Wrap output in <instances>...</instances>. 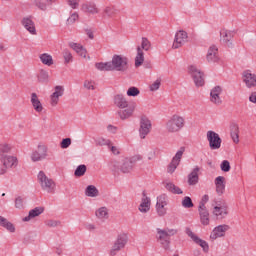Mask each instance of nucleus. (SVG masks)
I'll return each instance as SVG.
<instances>
[{"label": "nucleus", "instance_id": "obj_35", "mask_svg": "<svg viewBox=\"0 0 256 256\" xmlns=\"http://www.w3.org/2000/svg\"><path fill=\"white\" fill-rule=\"evenodd\" d=\"M95 215L98 219H109V210L107 207H101L96 210Z\"/></svg>", "mask_w": 256, "mask_h": 256}, {"label": "nucleus", "instance_id": "obj_38", "mask_svg": "<svg viewBox=\"0 0 256 256\" xmlns=\"http://www.w3.org/2000/svg\"><path fill=\"white\" fill-rule=\"evenodd\" d=\"M85 173H87V166L85 164H81L76 168L74 175L75 177H83Z\"/></svg>", "mask_w": 256, "mask_h": 256}, {"label": "nucleus", "instance_id": "obj_57", "mask_svg": "<svg viewBox=\"0 0 256 256\" xmlns=\"http://www.w3.org/2000/svg\"><path fill=\"white\" fill-rule=\"evenodd\" d=\"M161 87V80H156L152 85H150V91H157Z\"/></svg>", "mask_w": 256, "mask_h": 256}, {"label": "nucleus", "instance_id": "obj_64", "mask_svg": "<svg viewBox=\"0 0 256 256\" xmlns=\"http://www.w3.org/2000/svg\"><path fill=\"white\" fill-rule=\"evenodd\" d=\"M249 101L256 104V92H252L249 96Z\"/></svg>", "mask_w": 256, "mask_h": 256}, {"label": "nucleus", "instance_id": "obj_13", "mask_svg": "<svg viewBox=\"0 0 256 256\" xmlns=\"http://www.w3.org/2000/svg\"><path fill=\"white\" fill-rule=\"evenodd\" d=\"M151 132V120L147 117H142L140 120L139 133L142 139H145L147 135Z\"/></svg>", "mask_w": 256, "mask_h": 256}, {"label": "nucleus", "instance_id": "obj_19", "mask_svg": "<svg viewBox=\"0 0 256 256\" xmlns=\"http://www.w3.org/2000/svg\"><path fill=\"white\" fill-rule=\"evenodd\" d=\"M24 29L30 33V35H37V29L35 28V22L31 19V17H25L21 21Z\"/></svg>", "mask_w": 256, "mask_h": 256}, {"label": "nucleus", "instance_id": "obj_31", "mask_svg": "<svg viewBox=\"0 0 256 256\" xmlns=\"http://www.w3.org/2000/svg\"><path fill=\"white\" fill-rule=\"evenodd\" d=\"M230 135L234 143H239V125L232 124L230 126Z\"/></svg>", "mask_w": 256, "mask_h": 256}, {"label": "nucleus", "instance_id": "obj_29", "mask_svg": "<svg viewBox=\"0 0 256 256\" xmlns=\"http://www.w3.org/2000/svg\"><path fill=\"white\" fill-rule=\"evenodd\" d=\"M121 173H131L133 171V164L129 158H125L120 166Z\"/></svg>", "mask_w": 256, "mask_h": 256}, {"label": "nucleus", "instance_id": "obj_22", "mask_svg": "<svg viewBox=\"0 0 256 256\" xmlns=\"http://www.w3.org/2000/svg\"><path fill=\"white\" fill-rule=\"evenodd\" d=\"M142 195V201L138 209L140 213H148V211L151 209V198L147 197L145 192H143Z\"/></svg>", "mask_w": 256, "mask_h": 256}, {"label": "nucleus", "instance_id": "obj_34", "mask_svg": "<svg viewBox=\"0 0 256 256\" xmlns=\"http://www.w3.org/2000/svg\"><path fill=\"white\" fill-rule=\"evenodd\" d=\"M86 197H99V190L94 185H89L85 189Z\"/></svg>", "mask_w": 256, "mask_h": 256}, {"label": "nucleus", "instance_id": "obj_32", "mask_svg": "<svg viewBox=\"0 0 256 256\" xmlns=\"http://www.w3.org/2000/svg\"><path fill=\"white\" fill-rule=\"evenodd\" d=\"M145 61V56L143 53V49H141L140 46L137 47V55L135 58V67H141L143 65V62Z\"/></svg>", "mask_w": 256, "mask_h": 256}, {"label": "nucleus", "instance_id": "obj_26", "mask_svg": "<svg viewBox=\"0 0 256 256\" xmlns=\"http://www.w3.org/2000/svg\"><path fill=\"white\" fill-rule=\"evenodd\" d=\"M199 215H200V221L202 225H209L210 219H209V210H207V207L198 208Z\"/></svg>", "mask_w": 256, "mask_h": 256}, {"label": "nucleus", "instance_id": "obj_61", "mask_svg": "<svg viewBox=\"0 0 256 256\" xmlns=\"http://www.w3.org/2000/svg\"><path fill=\"white\" fill-rule=\"evenodd\" d=\"M69 45L71 49H73L76 53H78V51H80V49L83 47L81 44H77L74 42H71Z\"/></svg>", "mask_w": 256, "mask_h": 256}, {"label": "nucleus", "instance_id": "obj_43", "mask_svg": "<svg viewBox=\"0 0 256 256\" xmlns=\"http://www.w3.org/2000/svg\"><path fill=\"white\" fill-rule=\"evenodd\" d=\"M96 145H99L100 147H109V145H111V140L100 137L96 140Z\"/></svg>", "mask_w": 256, "mask_h": 256}, {"label": "nucleus", "instance_id": "obj_1", "mask_svg": "<svg viewBox=\"0 0 256 256\" xmlns=\"http://www.w3.org/2000/svg\"><path fill=\"white\" fill-rule=\"evenodd\" d=\"M114 105L119 109H125L118 112L119 117L122 120L129 119L137 107V104L135 103L129 104V101H127V98H125L123 94H117L114 96Z\"/></svg>", "mask_w": 256, "mask_h": 256}, {"label": "nucleus", "instance_id": "obj_36", "mask_svg": "<svg viewBox=\"0 0 256 256\" xmlns=\"http://www.w3.org/2000/svg\"><path fill=\"white\" fill-rule=\"evenodd\" d=\"M96 69L98 71H111V61L110 62H99L95 64Z\"/></svg>", "mask_w": 256, "mask_h": 256}, {"label": "nucleus", "instance_id": "obj_53", "mask_svg": "<svg viewBox=\"0 0 256 256\" xmlns=\"http://www.w3.org/2000/svg\"><path fill=\"white\" fill-rule=\"evenodd\" d=\"M108 149L113 153V155H121V150L117 146H113V142L110 143Z\"/></svg>", "mask_w": 256, "mask_h": 256}, {"label": "nucleus", "instance_id": "obj_41", "mask_svg": "<svg viewBox=\"0 0 256 256\" xmlns=\"http://www.w3.org/2000/svg\"><path fill=\"white\" fill-rule=\"evenodd\" d=\"M194 206L193 200L189 196H185L182 200V207L184 209H191Z\"/></svg>", "mask_w": 256, "mask_h": 256}, {"label": "nucleus", "instance_id": "obj_4", "mask_svg": "<svg viewBox=\"0 0 256 256\" xmlns=\"http://www.w3.org/2000/svg\"><path fill=\"white\" fill-rule=\"evenodd\" d=\"M185 127V118L174 114L166 123V131L168 133H178Z\"/></svg>", "mask_w": 256, "mask_h": 256}, {"label": "nucleus", "instance_id": "obj_25", "mask_svg": "<svg viewBox=\"0 0 256 256\" xmlns=\"http://www.w3.org/2000/svg\"><path fill=\"white\" fill-rule=\"evenodd\" d=\"M199 167L196 166L188 175V185H197L199 183Z\"/></svg>", "mask_w": 256, "mask_h": 256}, {"label": "nucleus", "instance_id": "obj_28", "mask_svg": "<svg viewBox=\"0 0 256 256\" xmlns=\"http://www.w3.org/2000/svg\"><path fill=\"white\" fill-rule=\"evenodd\" d=\"M82 10L86 11V13H91L92 15L99 13V8H97V5L93 2L83 4Z\"/></svg>", "mask_w": 256, "mask_h": 256}, {"label": "nucleus", "instance_id": "obj_30", "mask_svg": "<svg viewBox=\"0 0 256 256\" xmlns=\"http://www.w3.org/2000/svg\"><path fill=\"white\" fill-rule=\"evenodd\" d=\"M165 189L174 195H183V190H181L179 186L174 185L173 182H167L165 184Z\"/></svg>", "mask_w": 256, "mask_h": 256}, {"label": "nucleus", "instance_id": "obj_62", "mask_svg": "<svg viewBox=\"0 0 256 256\" xmlns=\"http://www.w3.org/2000/svg\"><path fill=\"white\" fill-rule=\"evenodd\" d=\"M186 234L188 235V237H190L192 239V241H195V239H197L199 236L195 235V233H193V231H191V228H186Z\"/></svg>", "mask_w": 256, "mask_h": 256}, {"label": "nucleus", "instance_id": "obj_5", "mask_svg": "<svg viewBox=\"0 0 256 256\" xmlns=\"http://www.w3.org/2000/svg\"><path fill=\"white\" fill-rule=\"evenodd\" d=\"M177 229H165L157 228V239L161 245H163L164 249H169V243H171V237L173 235H177Z\"/></svg>", "mask_w": 256, "mask_h": 256}, {"label": "nucleus", "instance_id": "obj_56", "mask_svg": "<svg viewBox=\"0 0 256 256\" xmlns=\"http://www.w3.org/2000/svg\"><path fill=\"white\" fill-rule=\"evenodd\" d=\"M129 160L132 162V165H135V163L143 161V156H141V154H136L129 158Z\"/></svg>", "mask_w": 256, "mask_h": 256}, {"label": "nucleus", "instance_id": "obj_14", "mask_svg": "<svg viewBox=\"0 0 256 256\" xmlns=\"http://www.w3.org/2000/svg\"><path fill=\"white\" fill-rule=\"evenodd\" d=\"M229 229L230 227L227 224L216 226L210 234V239L215 241V239H219V237H225V233H227Z\"/></svg>", "mask_w": 256, "mask_h": 256}, {"label": "nucleus", "instance_id": "obj_55", "mask_svg": "<svg viewBox=\"0 0 256 256\" xmlns=\"http://www.w3.org/2000/svg\"><path fill=\"white\" fill-rule=\"evenodd\" d=\"M77 19H79V14L73 13V14L67 19V25H73V23H75V21H77Z\"/></svg>", "mask_w": 256, "mask_h": 256}, {"label": "nucleus", "instance_id": "obj_46", "mask_svg": "<svg viewBox=\"0 0 256 256\" xmlns=\"http://www.w3.org/2000/svg\"><path fill=\"white\" fill-rule=\"evenodd\" d=\"M140 49H144V51H149V49H151V42H149V39L145 37L142 38Z\"/></svg>", "mask_w": 256, "mask_h": 256}, {"label": "nucleus", "instance_id": "obj_21", "mask_svg": "<svg viewBox=\"0 0 256 256\" xmlns=\"http://www.w3.org/2000/svg\"><path fill=\"white\" fill-rule=\"evenodd\" d=\"M218 52L219 49H217V46L213 45L209 47L206 55L208 63H217V61H219V56L217 55Z\"/></svg>", "mask_w": 256, "mask_h": 256}, {"label": "nucleus", "instance_id": "obj_39", "mask_svg": "<svg viewBox=\"0 0 256 256\" xmlns=\"http://www.w3.org/2000/svg\"><path fill=\"white\" fill-rule=\"evenodd\" d=\"M38 81L40 83H47V81H49V72L46 70H40L38 73Z\"/></svg>", "mask_w": 256, "mask_h": 256}, {"label": "nucleus", "instance_id": "obj_9", "mask_svg": "<svg viewBox=\"0 0 256 256\" xmlns=\"http://www.w3.org/2000/svg\"><path fill=\"white\" fill-rule=\"evenodd\" d=\"M183 153H185V147H181L172 158L170 164L168 165L167 172L172 174L175 173L177 167H179V163H181V159L183 158Z\"/></svg>", "mask_w": 256, "mask_h": 256}, {"label": "nucleus", "instance_id": "obj_50", "mask_svg": "<svg viewBox=\"0 0 256 256\" xmlns=\"http://www.w3.org/2000/svg\"><path fill=\"white\" fill-rule=\"evenodd\" d=\"M61 149H69L71 147V138H64L60 143Z\"/></svg>", "mask_w": 256, "mask_h": 256}, {"label": "nucleus", "instance_id": "obj_27", "mask_svg": "<svg viewBox=\"0 0 256 256\" xmlns=\"http://www.w3.org/2000/svg\"><path fill=\"white\" fill-rule=\"evenodd\" d=\"M31 103L34 109L37 113H41L43 111V105L41 104V101L39 100V97L37 96V93L31 94Z\"/></svg>", "mask_w": 256, "mask_h": 256}, {"label": "nucleus", "instance_id": "obj_16", "mask_svg": "<svg viewBox=\"0 0 256 256\" xmlns=\"http://www.w3.org/2000/svg\"><path fill=\"white\" fill-rule=\"evenodd\" d=\"M242 77L243 82L248 89H251V87H256V75L251 73V70L244 71Z\"/></svg>", "mask_w": 256, "mask_h": 256}, {"label": "nucleus", "instance_id": "obj_6", "mask_svg": "<svg viewBox=\"0 0 256 256\" xmlns=\"http://www.w3.org/2000/svg\"><path fill=\"white\" fill-rule=\"evenodd\" d=\"M212 215L215 217V219H217V221H222V219H225V217L229 215V205H227V202H225V200L215 202Z\"/></svg>", "mask_w": 256, "mask_h": 256}, {"label": "nucleus", "instance_id": "obj_8", "mask_svg": "<svg viewBox=\"0 0 256 256\" xmlns=\"http://www.w3.org/2000/svg\"><path fill=\"white\" fill-rule=\"evenodd\" d=\"M207 140H208L210 149L212 150L221 149V143H223V140H221V137L215 131L210 130L207 132Z\"/></svg>", "mask_w": 256, "mask_h": 256}, {"label": "nucleus", "instance_id": "obj_7", "mask_svg": "<svg viewBox=\"0 0 256 256\" xmlns=\"http://www.w3.org/2000/svg\"><path fill=\"white\" fill-rule=\"evenodd\" d=\"M189 73L193 78L196 87H203V85H205V78L203 72H201V70H199L196 66H190Z\"/></svg>", "mask_w": 256, "mask_h": 256}, {"label": "nucleus", "instance_id": "obj_11", "mask_svg": "<svg viewBox=\"0 0 256 256\" xmlns=\"http://www.w3.org/2000/svg\"><path fill=\"white\" fill-rule=\"evenodd\" d=\"M187 39H189L188 34L184 30H179L175 34L172 48L179 49L180 47H183V45L187 43Z\"/></svg>", "mask_w": 256, "mask_h": 256}, {"label": "nucleus", "instance_id": "obj_10", "mask_svg": "<svg viewBox=\"0 0 256 256\" xmlns=\"http://www.w3.org/2000/svg\"><path fill=\"white\" fill-rule=\"evenodd\" d=\"M126 245L127 236L125 234H120L110 250V255L115 256L118 251H121V249H125Z\"/></svg>", "mask_w": 256, "mask_h": 256}, {"label": "nucleus", "instance_id": "obj_20", "mask_svg": "<svg viewBox=\"0 0 256 256\" xmlns=\"http://www.w3.org/2000/svg\"><path fill=\"white\" fill-rule=\"evenodd\" d=\"M64 93H65V88H63V86H55V91L51 95L52 107H55V105L59 103V97H63Z\"/></svg>", "mask_w": 256, "mask_h": 256}, {"label": "nucleus", "instance_id": "obj_48", "mask_svg": "<svg viewBox=\"0 0 256 256\" xmlns=\"http://www.w3.org/2000/svg\"><path fill=\"white\" fill-rule=\"evenodd\" d=\"M5 153H11V145L9 144L0 145V155H5Z\"/></svg>", "mask_w": 256, "mask_h": 256}, {"label": "nucleus", "instance_id": "obj_12", "mask_svg": "<svg viewBox=\"0 0 256 256\" xmlns=\"http://www.w3.org/2000/svg\"><path fill=\"white\" fill-rule=\"evenodd\" d=\"M47 146L38 145V150H34L31 154V161L33 163H37L39 161H43V159H47Z\"/></svg>", "mask_w": 256, "mask_h": 256}, {"label": "nucleus", "instance_id": "obj_45", "mask_svg": "<svg viewBox=\"0 0 256 256\" xmlns=\"http://www.w3.org/2000/svg\"><path fill=\"white\" fill-rule=\"evenodd\" d=\"M64 63H71L73 61V54L70 53L69 50H64L63 53Z\"/></svg>", "mask_w": 256, "mask_h": 256}, {"label": "nucleus", "instance_id": "obj_33", "mask_svg": "<svg viewBox=\"0 0 256 256\" xmlns=\"http://www.w3.org/2000/svg\"><path fill=\"white\" fill-rule=\"evenodd\" d=\"M39 59L43 65H47V67H51L53 65V56L48 53H43L39 56Z\"/></svg>", "mask_w": 256, "mask_h": 256}, {"label": "nucleus", "instance_id": "obj_60", "mask_svg": "<svg viewBox=\"0 0 256 256\" xmlns=\"http://www.w3.org/2000/svg\"><path fill=\"white\" fill-rule=\"evenodd\" d=\"M35 5L42 11H45V9H47V5L43 3L41 0H35Z\"/></svg>", "mask_w": 256, "mask_h": 256}, {"label": "nucleus", "instance_id": "obj_3", "mask_svg": "<svg viewBox=\"0 0 256 256\" xmlns=\"http://www.w3.org/2000/svg\"><path fill=\"white\" fill-rule=\"evenodd\" d=\"M111 71H120L125 73L129 69V59L122 55L115 54L110 61Z\"/></svg>", "mask_w": 256, "mask_h": 256}, {"label": "nucleus", "instance_id": "obj_63", "mask_svg": "<svg viewBox=\"0 0 256 256\" xmlns=\"http://www.w3.org/2000/svg\"><path fill=\"white\" fill-rule=\"evenodd\" d=\"M68 4L72 9H77L79 7V0H68Z\"/></svg>", "mask_w": 256, "mask_h": 256}, {"label": "nucleus", "instance_id": "obj_37", "mask_svg": "<svg viewBox=\"0 0 256 256\" xmlns=\"http://www.w3.org/2000/svg\"><path fill=\"white\" fill-rule=\"evenodd\" d=\"M156 205H164V207H167V205H169V196H167V194L158 196Z\"/></svg>", "mask_w": 256, "mask_h": 256}, {"label": "nucleus", "instance_id": "obj_23", "mask_svg": "<svg viewBox=\"0 0 256 256\" xmlns=\"http://www.w3.org/2000/svg\"><path fill=\"white\" fill-rule=\"evenodd\" d=\"M45 211L44 207H36L29 211L28 216L24 217L22 221L29 222L31 219H35V217H39V215L43 214Z\"/></svg>", "mask_w": 256, "mask_h": 256}, {"label": "nucleus", "instance_id": "obj_40", "mask_svg": "<svg viewBox=\"0 0 256 256\" xmlns=\"http://www.w3.org/2000/svg\"><path fill=\"white\" fill-rule=\"evenodd\" d=\"M194 243H196V245H200V247H202L203 251H205V253H207V251H209V244L207 243V241L201 239V238H195Z\"/></svg>", "mask_w": 256, "mask_h": 256}, {"label": "nucleus", "instance_id": "obj_51", "mask_svg": "<svg viewBox=\"0 0 256 256\" xmlns=\"http://www.w3.org/2000/svg\"><path fill=\"white\" fill-rule=\"evenodd\" d=\"M2 227H4V229H7L9 233H15V225H13V223H11L9 220H7Z\"/></svg>", "mask_w": 256, "mask_h": 256}, {"label": "nucleus", "instance_id": "obj_49", "mask_svg": "<svg viewBox=\"0 0 256 256\" xmlns=\"http://www.w3.org/2000/svg\"><path fill=\"white\" fill-rule=\"evenodd\" d=\"M61 225V221L59 220H46L45 226L46 227H59Z\"/></svg>", "mask_w": 256, "mask_h": 256}, {"label": "nucleus", "instance_id": "obj_58", "mask_svg": "<svg viewBox=\"0 0 256 256\" xmlns=\"http://www.w3.org/2000/svg\"><path fill=\"white\" fill-rule=\"evenodd\" d=\"M84 87H85V89H88L91 91L95 90V85H94L93 81L86 80L84 82Z\"/></svg>", "mask_w": 256, "mask_h": 256}, {"label": "nucleus", "instance_id": "obj_24", "mask_svg": "<svg viewBox=\"0 0 256 256\" xmlns=\"http://www.w3.org/2000/svg\"><path fill=\"white\" fill-rule=\"evenodd\" d=\"M214 183L216 186V193H218V195H223V193H225V177H216Z\"/></svg>", "mask_w": 256, "mask_h": 256}, {"label": "nucleus", "instance_id": "obj_18", "mask_svg": "<svg viewBox=\"0 0 256 256\" xmlns=\"http://www.w3.org/2000/svg\"><path fill=\"white\" fill-rule=\"evenodd\" d=\"M0 160H1V163L4 165V167H6V169L15 167V165H17V157L15 156L0 154Z\"/></svg>", "mask_w": 256, "mask_h": 256}, {"label": "nucleus", "instance_id": "obj_47", "mask_svg": "<svg viewBox=\"0 0 256 256\" xmlns=\"http://www.w3.org/2000/svg\"><path fill=\"white\" fill-rule=\"evenodd\" d=\"M140 91L137 87H130L127 90V95L128 97H137V95H139Z\"/></svg>", "mask_w": 256, "mask_h": 256}, {"label": "nucleus", "instance_id": "obj_59", "mask_svg": "<svg viewBox=\"0 0 256 256\" xmlns=\"http://www.w3.org/2000/svg\"><path fill=\"white\" fill-rule=\"evenodd\" d=\"M209 201V195L205 194L200 203H199V207L198 208H203V207H206L205 204Z\"/></svg>", "mask_w": 256, "mask_h": 256}, {"label": "nucleus", "instance_id": "obj_15", "mask_svg": "<svg viewBox=\"0 0 256 256\" xmlns=\"http://www.w3.org/2000/svg\"><path fill=\"white\" fill-rule=\"evenodd\" d=\"M221 93H223V88L221 86H215L210 92V101L214 105H221L223 100L221 99Z\"/></svg>", "mask_w": 256, "mask_h": 256}, {"label": "nucleus", "instance_id": "obj_42", "mask_svg": "<svg viewBox=\"0 0 256 256\" xmlns=\"http://www.w3.org/2000/svg\"><path fill=\"white\" fill-rule=\"evenodd\" d=\"M156 213L159 217H165V215H167V207L161 204H156Z\"/></svg>", "mask_w": 256, "mask_h": 256}, {"label": "nucleus", "instance_id": "obj_17", "mask_svg": "<svg viewBox=\"0 0 256 256\" xmlns=\"http://www.w3.org/2000/svg\"><path fill=\"white\" fill-rule=\"evenodd\" d=\"M220 37L222 43H224L226 47H233V43L231 42V40L233 39V37H235V32L229 30H221Z\"/></svg>", "mask_w": 256, "mask_h": 256}, {"label": "nucleus", "instance_id": "obj_44", "mask_svg": "<svg viewBox=\"0 0 256 256\" xmlns=\"http://www.w3.org/2000/svg\"><path fill=\"white\" fill-rule=\"evenodd\" d=\"M220 169L224 173H229V171H231V164L229 163V160L222 161V163L220 165Z\"/></svg>", "mask_w": 256, "mask_h": 256}, {"label": "nucleus", "instance_id": "obj_54", "mask_svg": "<svg viewBox=\"0 0 256 256\" xmlns=\"http://www.w3.org/2000/svg\"><path fill=\"white\" fill-rule=\"evenodd\" d=\"M104 13H106V15H108V17H113V15H115V13H117V10L111 6H107L104 9Z\"/></svg>", "mask_w": 256, "mask_h": 256}, {"label": "nucleus", "instance_id": "obj_52", "mask_svg": "<svg viewBox=\"0 0 256 256\" xmlns=\"http://www.w3.org/2000/svg\"><path fill=\"white\" fill-rule=\"evenodd\" d=\"M23 203H24L23 197H21V196L16 197V199H15L16 209H23V207H24Z\"/></svg>", "mask_w": 256, "mask_h": 256}, {"label": "nucleus", "instance_id": "obj_2", "mask_svg": "<svg viewBox=\"0 0 256 256\" xmlns=\"http://www.w3.org/2000/svg\"><path fill=\"white\" fill-rule=\"evenodd\" d=\"M38 183L42 189L46 193L53 194L55 193L56 184L55 181L47 176L45 172L40 171L37 176Z\"/></svg>", "mask_w": 256, "mask_h": 256}]
</instances>
